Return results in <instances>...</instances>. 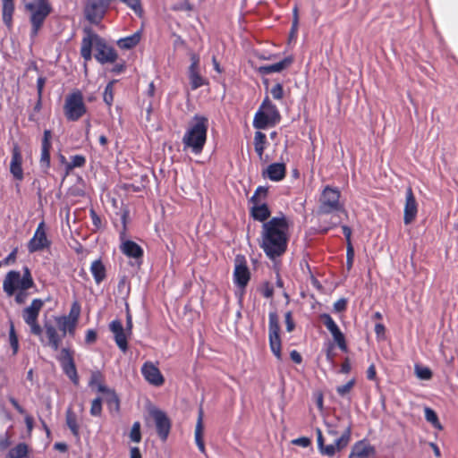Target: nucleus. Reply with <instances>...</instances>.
Segmentation results:
<instances>
[{
	"label": "nucleus",
	"mask_w": 458,
	"mask_h": 458,
	"mask_svg": "<svg viewBox=\"0 0 458 458\" xmlns=\"http://www.w3.org/2000/svg\"><path fill=\"white\" fill-rule=\"evenodd\" d=\"M90 270L97 283H100L104 279L105 267L99 260H96L91 264Z\"/></svg>",
	"instance_id": "nucleus-35"
},
{
	"label": "nucleus",
	"mask_w": 458,
	"mask_h": 458,
	"mask_svg": "<svg viewBox=\"0 0 458 458\" xmlns=\"http://www.w3.org/2000/svg\"><path fill=\"white\" fill-rule=\"evenodd\" d=\"M102 394L105 397L106 402H107V403L109 404L110 408L114 409L115 411H118L119 401H118L117 396L114 394V393L109 389H106Z\"/></svg>",
	"instance_id": "nucleus-39"
},
{
	"label": "nucleus",
	"mask_w": 458,
	"mask_h": 458,
	"mask_svg": "<svg viewBox=\"0 0 458 458\" xmlns=\"http://www.w3.org/2000/svg\"><path fill=\"white\" fill-rule=\"evenodd\" d=\"M352 369V362L349 358H346L343 364L341 365V373L343 374H348Z\"/></svg>",
	"instance_id": "nucleus-54"
},
{
	"label": "nucleus",
	"mask_w": 458,
	"mask_h": 458,
	"mask_svg": "<svg viewBox=\"0 0 458 458\" xmlns=\"http://www.w3.org/2000/svg\"><path fill=\"white\" fill-rule=\"evenodd\" d=\"M191 66L189 70L191 84L193 89H197L204 84L203 78L199 75V57L196 54L191 55Z\"/></svg>",
	"instance_id": "nucleus-26"
},
{
	"label": "nucleus",
	"mask_w": 458,
	"mask_h": 458,
	"mask_svg": "<svg viewBox=\"0 0 458 458\" xmlns=\"http://www.w3.org/2000/svg\"><path fill=\"white\" fill-rule=\"evenodd\" d=\"M270 93L275 99H281L284 95L283 87L280 84H276L271 89Z\"/></svg>",
	"instance_id": "nucleus-51"
},
{
	"label": "nucleus",
	"mask_w": 458,
	"mask_h": 458,
	"mask_svg": "<svg viewBox=\"0 0 458 458\" xmlns=\"http://www.w3.org/2000/svg\"><path fill=\"white\" fill-rule=\"evenodd\" d=\"M325 425V434L321 429H317L318 445L323 455L333 457L349 445L352 428L350 425L343 426L338 417L326 420Z\"/></svg>",
	"instance_id": "nucleus-1"
},
{
	"label": "nucleus",
	"mask_w": 458,
	"mask_h": 458,
	"mask_svg": "<svg viewBox=\"0 0 458 458\" xmlns=\"http://www.w3.org/2000/svg\"><path fill=\"white\" fill-rule=\"evenodd\" d=\"M79 317V310L72 309L68 317H56L54 318L53 321L56 327L62 331V335H65L66 333H72L76 327Z\"/></svg>",
	"instance_id": "nucleus-16"
},
{
	"label": "nucleus",
	"mask_w": 458,
	"mask_h": 458,
	"mask_svg": "<svg viewBox=\"0 0 458 458\" xmlns=\"http://www.w3.org/2000/svg\"><path fill=\"white\" fill-rule=\"evenodd\" d=\"M130 458H141V454L138 447L134 446L130 449Z\"/></svg>",
	"instance_id": "nucleus-62"
},
{
	"label": "nucleus",
	"mask_w": 458,
	"mask_h": 458,
	"mask_svg": "<svg viewBox=\"0 0 458 458\" xmlns=\"http://www.w3.org/2000/svg\"><path fill=\"white\" fill-rule=\"evenodd\" d=\"M113 86H114V81L109 82L105 89V92H104V101L108 106H111L114 101Z\"/></svg>",
	"instance_id": "nucleus-46"
},
{
	"label": "nucleus",
	"mask_w": 458,
	"mask_h": 458,
	"mask_svg": "<svg viewBox=\"0 0 458 458\" xmlns=\"http://www.w3.org/2000/svg\"><path fill=\"white\" fill-rule=\"evenodd\" d=\"M415 375L421 380H429L432 377V372L428 367L421 365H415L414 367Z\"/></svg>",
	"instance_id": "nucleus-40"
},
{
	"label": "nucleus",
	"mask_w": 458,
	"mask_h": 458,
	"mask_svg": "<svg viewBox=\"0 0 458 458\" xmlns=\"http://www.w3.org/2000/svg\"><path fill=\"white\" fill-rule=\"evenodd\" d=\"M326 356L327 360L329 362H333L335 359V352H334V344L332 343H327L326 347Z\"/></svg>",
	"instance_id": "nucleus-52"
},
{
	"label": "nucleus",
	"mask_w": 458,
	"mask_h": 458,
	"mask_svg": "<svg viewBox=\"0 0 458 458\" xmlns=\"http://www.w3.org/2000/svg\"><path fill=\"white\" fill-rule=\"evenodd\" d=\"M141 39V32L136 31L131 36L121 38L117 41V46L122 49H131L136 47Z\"/></svg>",
	"instance_id": "nucleus-32"
},
{
	"label": "nucleus",
	"mask_w": 458,
	"mask_h": 458,
	"mask_svg": "<svg viewBox=\"0 0 458 458\" xmlns=\"http://www.w3.org/2000/svg\"><path fill=\"white\" fill-rule=\"evenodd\" d=\"M66 423L73 435L77 436L79 434L78 419L76 414L70 409L66 413Z\"/></svg>",
	"instance_id": "nucleus-36"
},
{
	"label": "nucleus",
	"mask_w": 458,
	"mask_h": 458,
	"mask_svg": "<svg viewBox=\"0 0 458 458\" xmlns=\"http://www.w3.org/2000/svg\"><path fill=\"white\" fill-rule=\"evenodd\" d=\"M279 324L278 318L275 313H270L269 315V328H268V337H269V345L274 355L278 359H282L281 352V339L279 336Z\"/></svg>",
	"instance_id": "nucleus-10"
},
{
	"label": "nucleus",
	"mask_w": 458,
	"mask_h": 458,
	"mask_svg": "<svg viewBox=\"0 0 458 458\" xmlns=\"http://www.w3.org/2000/svg\"><path fill=\"white\" fill-rule=\"evenodd\" d=\"M375 447L365 440L356 442L351 448L349 458H373Z\"/></svg>",
	"instance_id": "nucleus-19"
},
{
	"label": "nucleus",
	"mask_w": 458,
	"mask_h": 458,
	"mask_svg": "<svg viewBox=\"0 0 458 458\" xmlns=\"http://www.w3.org/2000/svg\"><path fill=\"white\" fill-rule=\"evenodd\" d=\"M141 373L144 378L155 386H160L164 384L165 378L159 369L152 362H145L141 368Z\"/></svg>",
	"instance_id": "nucleus-17"
},
{
	"label": "nucleus",
	"mask_w": 458,
	"mask_h": 458,
	"mask_svg": "<svg viewBox=\"0 0 458 458\" xmlns=\"http://www.w3.org/2000/svg\"><path fill=\"white\" fill-rule=\"evenodd\" d=\"M354 385H355V379L352 378L346 384H344L343 386H339L336 388V391L339 394V395L345 396L352 391Z\"/></svg>",
	"instance_id": "nucleus-45"
},
{
	"label": "nucleus",
	"mask_w": 458,
	"mask_h": 458,
	"mask_svg": "<svg viewBox=\"0 0 458 458\" xmlns=\"http://www.w3.org/2000/svg\"><path fill=\"white\" fill-rule=\"evenodd\" d=\"M25 11L30 16L32 33L36 35L51 13V5L47 0H28L25 2Z\"/></svg>",
	"instance_id": "nucleus-4"
},
{
	"label": "nucleus",
	"mask_w": 458,
	"mask_h": 458,
	"mask_svg": "<svg viewBox=\"0 0 458 458\" xmlns=\"http://www.w3.org/2000/svg\"><path fill=\"white\" fill-rule=\"evenodd\" d=\"M146 422L148 425L153 423L157 434L162 441H165L170 434L172 422L167 414L161 409L149 405L146 416Z\"/></svg>",
	"instance_id": "nucleus-5"
},
{
	"label": "nucleus",
	"mask_w": 458,
	"mask_h": 458,
	"mask_svg": "<svg viewBox=\"0 0 458 458\" xmlns=\"http://www.w3.org/2000/svg\"><path fill=\"white\" fill-rule=\"evenodd\" d=\"M250 271L243 257L237 256L233 272L234 283L240 287L244 288L250 280Z\"/></svg>",
	"instance_id": "nucleus-13"
},
{
	"label": "nucleus",
	"mask_w": 458,
	"mask_h": 458,
	"mask_svg": "<svg viewBox=\"0 0 458 458\" xmlns=\"http://www.w3.org/2000/svg\"><path fill=\"white\" fill-rule=\"evenodd\" d=\"M340 192L330 187H326L321 196L320 211L322 213H330L340 210L342 205L339 202Z\"/></svg>",
	"instance_id": "nucleus-11"
},
{
	"label": "nucleus",
	"mask_w": 458,
	"mask_h": 458,
	"mask_svg": "<svg viewBox=\"0 0 458 458\" xmlns=\"http://www.w3.org/2000/svg\"><path fill=\"white\" fill-rule=\"evenodd\" d=\"M343 232L346 238V244H347V246H349V243H352V242H351L352 230L348 226H343Z\"/></svg>",
	"instance_id": "nucleus-61"
},
{
	"label": "nucleus",
	"mask_w": 458,
	"mask_h": 458,
	"mask_svg": "<svg viewBox=\"0 0 458 458\" xmlns=\"http://www.w3.org/2000/svg\"><path fill=\"white\" fill-rule=\"evenodd\" d=\"M55 327H57L52 320L47 321L45 324L47 344L50 345L55 351L58 349L62 339V337L57 334Z\"/></svg>",
	"instance_id": "nucleus-28"
},
{
	"label": "nucleus",
	"mask_w": 458,
	"mask_h": 458,
	"mask_svg": "<svg viewBox=\"0 0 458 458\" xmlns=\"http://www.w3.org/2000/svg\"><path fill=\"white\" fill-rule=\"evenodd\" d=\"M58 359L62 364L63 369L64 373L69 377V378L74 383L78 384L79 378L77 375V370L73 362L72 355L67 349H62Z\"/></svg>",
	"instance_id": "nucleus-15"
},
{
	"label": "nucleus",
	"mask_w": 458,
	"mask_h": 458,
	"mask_svg": "<svg viewBox=\"0 0 458 458\" xmlns=\"http://www.w3.org/2000/svg\"><path fill=\"white\" fill-rule=\"evenodd\" d=\"M280 118L276 106L266 98L254 116L253 126L257 129H265L279 123Z\"/></svg>",
	"instance_id": "nucleus-6"
},
{
	"label": "nucleus",
	"mask_w": 458,
	"mask_h": 458,
	"mask_svg": "<svg viewBox=\"0 0 458 458\" xmlns=\"http://www.w3.org/2000/svg\"><path fill=\"white\" fill-rule=\"evenodd\" d=\"M267 194V189L265 187H259L255 194L252 196L250 202L262 201Z\"/></svg>",
	"instance_id": "nucleus-48"
},
{
	"label": "nucleus",
	"mask_w": 458,
	"mask_h": 458,
	"mask_svg": "<svg viewBox=\"0 0 458 458\" xmlns=\"http://www.w3.org/2000/svg\"><path fill=\"white\" fill-rule=\"evenodd\" d=\"M3 1V21L7 27H11L13 13L14 11V4L13 0H2Z\"/></svg>",
	"instance_id": "nucleus-33"
},
{
	"label": "nucleus",
	"mask_w": 458,
	"mask_h": 458,
	"mask_svg": "<svg viewBox=\"0 0 458 458\" xmlns=\"http://www.w3.org/2000/svg\"><path fill=\"white\" fill-rule=\"evenodd\" d=\"M288 223L284 217H274L263 225L260 246L273 259L282 255L286 249Z\"/></svg>",
	"instance_id": "nucleus-2"
},
{
	"label": "nucleus",
	"mask_w": 458,
	"mask_h": 458,
	"mask_svg": "<svg viewBox=\"0 0 458 458\" xmlns=\"http://www.w3.org/2000/svg\"><path fill=\"white\" fill-rule=\"evenodd\" d=\"M203 418H204V412L200 409L199 411L198 419H197V422H196V426H195L194 438H195V443H196L199 450L202 454H205L206 453V447H205V443H204L205 426H204V422H203Z\"/></svg>",
	"instance_id": "nucleus-27"
},
{
	"label": "nucleus",
	"mask_w": 458,
	"mask_h": 458,
	"mask_svg": "<svg viewBox=\"0 0 458 458\" xmlns=\"http://www.w3.org/2000/svg\"><path fill=\"white\" fill-rule=\"evenodd\" d=\"M87 17L93 22L100 20L104 15V10L102 8H96L95 6L88 7L86 10Z\"/></svg>",
	"instance_id": "nucleus-41"
},
{
	"label": "nucleus",
	"mask_w": 458,
	"mask_h": 458,
	"mask_svg": "<svg viewBox=\"0 0 458 458\" xmlns=\"http://www.w3.org/2000/svg\"><path fill=\"white\" fill-rule=\"evenodd\" d=\"M251 215L259 221H264L270 216L267 206L263 201L251 202Z\"/></svg>",
	"instance_id": "nucleus-30"
},
{
	"label": "nucleus",
	"mask_w": 458,
	"mask_h": 458,
	"mask_svg": "<svg viewBox=\"0 0 458 458\" xmlns=\"http://www.w3.org/2000/svg\"><path fill=\"white\" fill-rule=\"evenodd\" d=\"M96 59L100 63H113L116 60L114 49L108 47L102 38H99L96 47Z\"/></svg>",
	"instance_id": "nucleus-22"
},
{
	"label": "nucleus",
	"mask_w": 458,
	"mask_h": 458,
	"mask_svg": "<svg viewBox=\"0 0 458 458\" xmlns=\"http://www.w3.org/2000/svg\"><path fill=\"white\" fill-rule=\"evenodd\" d=\"M43 307V301L39 299H35L31 304L23 310V319L30 326V331L33 335H41L42 329L37 323V318L40 310Z\"/></svg>",
	"instance_id": "nucleus-9"
},
{
	"label": "nucleus",
	"mask_w": 458,
	"mask_h": 458,
	"mask_svg": "<svg viewBox=\"0 0 458 458\" xmlns=\"http://www.w3.org/2000/svg\"><path fill=\"white\" fill-rule=\"evenodd\" d=\"M90 387L96 391L103 393L107 388L103 385L102 376L99 373H93L89 381Z\"/></svg>",
	"instance_id": "nucleus-37"
},
{
	"label": "nucleus",
	"mask_w": 458,
	"mask_h": 458,
	"mask_svg": "<svg viewBox=\"0 0 458 458\" xmlns=\"http://www.w3.org/2000/svg\"><path fill=\"white\" fill-rule=\"evenodd\" d=\"M21 165L22 157L21 149L17 145H14L12 152V159L10 162V172L13 178L17 181H21L23 179V170Z\"/></svg>",
	"instance_id": "nucleus-21"
},
{
	"label": "nucleus",
	"mask_w": 458,
	"mask_h": 458,
	"mask_svg": "<svg viewBox=\"0 0 458 458\" xmlns=\"http://www.w3.org/2000/svg\"><path fill=\"white\" fill-rule=\"evenodd\" d=\"M49 242L47 240L44 223H40L32 237L28 243L30 252H35L48 247Z\"/></svg>",
	"instance_id": "nucleus-18"
},
{
	"label": "nucleus",
	"mask_w": 458,
	"mask_h": 458,
	"mask_svg": "<svg viewBox=\"0 0 458 458\" xmlns=\"http://www.w3.org/2000/svg\"><path fill=\"white\" fill-rule=\"evenodd\" d=\"M418 214V203L415 196L412 192L411 188H408L406 191L405 203L403 208V223L405 225L411 224Z\"/></svg>",
	"instance_id": "nucleus-14"
},
{
	"label": "nucleus",
	"mask_w": 458,
	"mask_h": 458,
	"mask_svg": "<svg viewBox=\"0 0 458 458\" xmlns=\"http://www.w3.org/2000/svg\"><path fill=\"white\" fill-rule=\"evenodd\" d=\"M375 333L377 337H383L385 335V327L382 324H377L375 326Z\"/></svg>",
	"instance_id": "nucleus-60"
},
{
	"label": "nucleus",
	"mask_w": 458,
	"mask_h": 458,
	"mask_svg": "<svg viewBox=\"0 0 458 458\" xmlns=\"http://www.w3.org/2000/svg\"><path fill=\"white\" fill-rule=\"evenodd\" d=\"M266 147V135L260 131H257L254 136V148L259 156V160L267 164L269 161L268 156L264 154Z\"/></svg>",
	"instance_id": "nucleus-29"
},
{
	"label": "nucleus",
	"mask_w": 458,
	"mask_h": 458,
	"mask_svg": "<svg viewBox=\"0 0 458 458\" xmlns=\"http://www.w3.org/2000/svg\"><path fill=\"white\" fill-rule=\"evenodd\" d=\"M285 324H286V329L288 332H292L294 328V323L292 318L291 312H287L285 314Z\"/></svg>",
	"instance_id": "nucleus-56"
},
{
	"label": "nucleus",
	"mask_w": 458,
	"mask_h": 458,
	"mask_svg": "<svg viewBox=\"0 0 458 458\" xmlns=\"http://www.w3.org/2000/svg\"><path fill=\"white\" fill-rule=\"evenodd\" d=\"M97 339V334L94 330H88L86 333L85 340L88 344H92Z\"/></svg>",
	"instance_id": "nucleus-57"
},
{
	"label": "nucleus",
	"mask_w": 458,
	"mask_h": 458,
	"mask_svg": "<svg viewBox=\"0 0 458 458\" xmlns=\"http://www.w3.org/2000/svg\"><path fill=\"white\" fill-rule=\"evenodd\" d=\"M32 284L33 281L30 271L28 268H25V273L22 276L19 272H9L4 282V289L9 295H13L17 291L30 288Z\"/></svg>",
	"instance_id": "nucleus-7"
},
{
	"label": "nucleus",
	"mask_w": 458,
	"mask_h": 458,
	"mask_svg": "<svg viewBox=\"0 0 458 458\" xmlns=\"http://www.w3.org/2000/svg\"><path fill=\"white\" fill-rule=\"evenodd\" d=\"M99 37L89 30H86V35L81 41V54L85 61L91 59V48H96L97 44L99 40Z\"/></svg>",
	"instance_id": "nucleus-24"
},
{
	"label": "nucleus",
	"mask_w": 458,
	"mask_h": 458,
	"mask_svg": "<svg viewBox=\"0 0 458 458\" xmlns=\"http://www.w3.org/2000/svg\"><path fill=\"white\" fill-rule=\"evenodd\" d=\"M101 399L96 398L92 401L90 413L92 416H99L102 411Z\"/></svg>",
	"instance_id": "nucleus-49"
},
{
	"label": "nucleus",
	"mask_w": 458,
	"mask_h": 458,
	"mask_svg": "<svg viewBox=\"0 0 458 458\" xmlns=\"http://www.w3.org/2000/svg\"><path fill=\"white\" fill-rule=\"evenodd\" d=\"M321 320L323 321L326 327L331 333L332 337L337 346L344 352L347 351V344L345 341L344 335L341 332L338 326L333 320V318L328 314H322L320 316Z\"/></svg>",
	"instance_id": "nucleus-12"
},
{
	"label": "nucleus",
	"mask_w": 458,
	"mask_h": 458,
	"mask_svg": "<svg viewBox=\"0 0 458 458\" xmlns=\"http://www.w3.org/2000/svg\"><path fill=\"white\" fill-rule=\"evenodd\" d=\"M293 444L302 447H307L310 445V440L308 437H300L293 440Z\"/></svg>",
	"instance_id": "nucleus-55"
},
{
	"label": "nucleus",
	"mask_w": 458,
	"mask_h": 458,
	"mask_svg": "<svg viewBox=\"0 0 458 458\" xmlns=\"http://www.w3.org/2000/svg\"><path fill=\"white\" fill-rule=\"evenodd\" d=\"M290 356L291 359L297 364L301 363L302 360L301 354L297 351H292Z\"/></svg>",
	"instance_id": "nucleus-63"
},
{
	"label": "nucleus",
	"mask_w": 458,
	"mask_h": 458,
	"mask_svg": "<svg viewBox=\"0 0 458 458\" xmlns=\"http://www.w3.org/2000/svg\"><path fill=\"white\" fill-rule=\"evenodd\" d=\"M86 159L83 156L77 155L72 157L70 164H66V174H68L73 168L81 167L85 165Z\"/></svg>",
	"instance_id": "nucleus-42"
},
{
	"label": "nucleus",
	"mask_w": 458,
	"mask_h": 458,
	"mask_svg": "<svg viewBox=\"0 0 458 458\" xmlns=\"http://www.w3.org/2000/svg\"><path fill=\"white\" fill-rule=\"evenodd\" d=\"M286 174V167L284 163H273L262 170V176L273 182L282 181Z\"/></svg>",
	"instance_id": "nucleus-23"
},
{
	"label": "nucleus",
	"mask_w": 458,
	"mask_h": 458,
	"mask_svg": "<svg viewBox=\"0 0 458 458\" xmlns=\"http://www.w3.org/2000/svg\"><path fill=\"white\" fill-rule=\"evenodd\" d=\"M122 251L128 257L131 258H140L142 256L141 248L131 241H123L121 244Z\"/></svg>",
	"instance_id": "nucleus-31"
},
{
	"label": "nucleus",
	"mask_w": 458,
	"mask_h": 458,
	"mask_svg": "<svg viewBox=\"0 0 458 458\" xmlns=\"http://www.w3.org/2000/svg\"><path fill=\"white\" fill-rule=\"evenodd\" d=\"M110 330L114 334V337L118 347L125 352L127 350V339L131 335L128 334V329H123V325L120 321L115 320L110 324Z\"/></svg>",
	"instance_id": "nucleus-20"
},
{
	"label": "nucleus",
	"mask_w": 458,
	"mask_h": 458,
	"mask_svg": "<svg viewBox=\"0 0 458 458\" xmlns=\"http://www.w3.org/2000/svg\"><path fill=\"white\" fill-rule=\"evenodd\" d=\"M208 128V122L206 117H194L182 138L184 148L199 154L206 143Z\"/></svg>",
	"instance_id": "nucleus-3"
},
{
	"label": "nucleus",
	"mask_w": 458,
	"mask_h": 458,
	"mask_svg": "<svg viewBox=\"0 0 458 458\" xmlns=\"http://www.w3.org/2000/svg\"><path fill=\"white\" fill-rule=\"evenodd\" d=\"M6 458H29V447L25 444H19L12 448Z\"/></svg>",
	"instance_id": "nucleus-34"
},
{
	"label": "nucleus",
	"mask_w": 458,
	"mask_h": 458,
	"mask_svg": "<svg viewBox=\"0 0 458 458\" xmlns=\"http://www.w3.org/2000/svg\"><path fill=\"white\" fill-rule=\"evenodd\" d=\"M86 113L83 97L80 92L67 97L64 105V114L69 120H78Z\"/></svg>",
	"instance_id": "nucleus-8"
},
{
	"label": "nucleus",
	"mask_w": 458,
	"mask_h": 458,
	"mask_svg": "<svg viewBox=\"0 0 458 458\" xmlns=\"http://www.w3.org/2000/svg\"><path fill=\"white\" fill-rule=\"evenodd\" d=\"M354 259V250L352 243H349V246H347V253H346V266L347 269L350 270L352 267Z\"/></svg>",
	"instance_id": "nucleus-50"
},
{
	"label": "nucleus",
	"mask_w": 458,
	"mask_h": 458,
	"mask_svg": "<svg viewBox=\"0 0 458 458\" xmlns=\"http://www.w3.org/2000/svg\"><path fill=\"white\" fill-rule=\"evenodd\" d=\"M293 57L287 56L278 63L269 64V65L259 66L257 68V71L261 75L281 72L282 71L287 69L293 64Z\"/></svg>",
	"instance_id": "nucleus-25"
},
{
	"label": "nucleus",
	"mask_w": 458,
	"mask_h": 458,
	"mask_svg": "<svg viewBox=\"0 0 458 458\" xmlns=\"http://www.w3.org/2000/svg\"><path fill=\"white\" fill-rule=\"evenodd\" d=\"M50 148L42 147L41 157H40V166L44 171L47 170L50 166Z\"/></svg>",
	"instance_id": "nucleus-43"
},
{
	"label": "nucleus",
	"mask_w": 458,
	"mask_h": 458,
	"mask_svg": "<svg viewBox=\"0 0 458 458\" xmlns=\"http://www.w3.org/2000/svg\"><path fill=\"white\" fill-rule=\"evenodd\" d=\"M367 377L370 380H375L376 377H377V373H376V367L374 364H371L369 368H368V370H367Z\"/></svg>",
	"instance_id": "nucleus-58"
},
{
	"label": "nucleus",
	"mask_w": 458,
	"mask_h": 458,
	"mask_svg": "<svg viewBox=\"0 0 458 458\" xmlns=\"http://www.w3.org/2000/svg\"><path fill=\"white\" fill-rule=\"evenodd\" d=\"M425 418L426 420L433 425L436 428L441 430L442 426L438 420L437 413L430 408L426 407L424 409Z\"/></svg>",
	"instance_id": "nucleus-38"
},
{
	"label": "nucleus",
	"mask_w": 458,
	"mask_h": 458,
	"mask_svg": "<svg viewBox=\"0 0 458 458\" xmlns=\"http://www.w3.org/2000/svg\"><path fill=\"white\" fill-rule=\"evenodd\" d=\"M50 139H51L50 131H46L45 133H44V139H43V142H42V147H51Z\"/></svg>",
	"instance_id": "nucleus-59"
},
{
	"label": "nucleus",
	"mask_w": 458,
	"mask_h": 458,
	"mask_svg": "<svg viewBox=\"0 0 458 458\" xmlns=\"http://www.w3.org/2000/svg\"><path fill=\"white\" fill-rule=\"evenodd\" d=\"M130 439L134 443H140L141 440V433H140V423L136 421L133 423L130 434Z\"/></svg>",
	"instance_id": "nucleus-44"
},
{
	"label": "nucleus",
	"mask_w": 458,
	"mask_h": 458,
	"mask_svg": "<svg viewBox=\"0 0 458 458\" xmlns=\"http://www.w3.org/2000/svg\"><path fill=\"white\" fill-rule=\"evenodd\" d=\"M25 423H26V426H27L29 433H30L32 428H33V419H32V417L28 415V414H26L25 415Z\"/></svg>",
	"instance_id": "nucleus-64"
},
{
	"label": "nucleus",
	"mask_w": 458,
	"mask_h": 458,
	"mask_svg": "<svg viewBox=\"0 0 458 458\" xmlns=\"http://www.w3.org/2000/svg\"><path fill=\"white\" fill-rule=\"evenodd\" d=\"M347 301L345 299H340L334 304V310L337 312L343 311L346 308Z\"/></svg>",
	"instance_id": "nucleus-53"
},
{
	"label": "nucleus",
	"mask_w": 458,
	"mask_h": 458,
	"mask_svg": "<svg viewBox=\"0 0 458 458\" xmlns=\"http://www.w3.org/2000/svg\"><path fill=\"white\" fill-rule=\"evenodd\" d=\"M9 343L13 348V353H16L19 349L18 338L14 331V327L11 325L9 333Z\"/></svg>",
	"instance_id": "nucleus-47"
}]
</instances>
